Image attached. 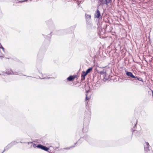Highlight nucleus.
<instances>
[{
  "instance_id": "obj_1",
  "label": "nucleus",
  "mask_w": 153,
  "mask_h": 153,
  "mask_svg": "<svg viewBox=\"0 0 153 153\" xmlns=\"http://www.w3.org/2000/svg\"><path fill=\"white\" fill-rule=\"evenodd\" d=\"M124 79L123 77H110L109 81L111 82H115L118 81L119 82H122L124 81Z\"/></svg>"
},
{
  "instance_id": "obj_2",
  "label": "nucleus",
  "mask_w": 153,
  "mask_h": 153,
  "mask_svg": "<svg viewBox=\"0 0 153 153\" xmlns=\"http://www.w3.org/2000/svg\"><path fill=\"white\" fill-rule=\"evenodd\" d=\"M86 100H89L91 98V94L89 93V91L86 90Z\"/></svg>"
},
{
  "instance_id": "obj_3",
  "label": "nucleus",
  "mask_w": 153,
  "mask_h": 153,
  "mask_svg": "<svg viewBox=\"0 0 153 153\" xmlns=\"http://www.w3.org/2000/svg\"><path fill=\"white\" fill-rule=\"evenodd\" d=\"M110 77H101V81L102 82L109 81Z\"/></svg>"
},
{
  "instance_id": "obj_4",
  "label": "nucleus",
  "mask_w": 153,
  "mask_h": 153,
  "mask_svg": "<svg viewBox=\"0 0 153 153\" xmlns=\"http://www.w3.org/2000/svg\"><path fill=\"white\" fill-rule=\"evenodd\" d=\"M100 16V13L99 11L97 10L95 14V16L96 18H98Z\"/></svg>"
},
{
  "instance_id": "obj_5",
  "label": "nucleus",
  "mask_w": 153,
  "mask_h": 153,
  "mask_svg": "<svg viewBox=\"0 0 153 153\" xmlns=\"http://www.w3.org/2000/svg\"><path fill=\"white\" fill-rule=\"evenodd\" d=\"M149 145L148 143H147V142L145 143V145L144 148H145V150H146V151H147L149 147Z\"/></svg>"
},
{
  "instance_id": "obj_6",
  "label": "nucleus",
  "mask_w": 153,
  "mask_h": 153,
  "mask_svg": "<svg viewBox=\"0 0 153 153\" xmlns=\"http://www.w3.org/2000/svg\"><path fill=\"white\" fill-rule=\"evenodd\" d=\"M2 50L1 51V53L2 54H3V53H4V48L2 46L1 43H0V50Z\"/></svg>"
},
{
  "instance_id": "obj_7",
  "label": "nucleus",
  "mask_w": 153,
  "mask_h": 153,
  "mask_svg": "<svg viewBox=\"0 0 153 153\" xmlns=\"http://www.w3.org/2000/svg\"><path fill=\"white\" fill-rule=\"evenodd\" d=\"M126 75L129 76H134L131 72H127L126 73Z\"/></svg>"
},
{
  "instance_id": "obj_8",
  "label": "nucleus",
  "mask_w": 153,
  "mask_h": 153,
  "mask_svg": "<svg viewBox=\"0 0 153 153\" xmlns=\"http://www.w3.org/2000/svg\"><path fill=\"white\" fill-rule=\"evenodd\" d=\"M106 71L105 70H103L102 71H101L100 73L101 75L104 76H106Z\"/></svg>"
},
{
  "instance_id": "obj_9",
  "label": "nucleus",
  "mask_w": 153,
  "mask_h": 153,
  "mask_svg": "<svg viewBox=\"0 0 153 153\" xmlns=\"http://www.w3.org/2000/svg\"><path fill=\"white\" fill-rule=\"evenodd\" d=\"M5 74H7L8 75L10 74H13V71H12L10 70L9 71H6V72L5 73Z\"/></svg>"
},
{
  "instance_id": "obj_10",
  "label": "nucleus",
  "mask_w": 153,
  "mask_h": 153,
  "mask_svg": "<svg viewBox=\"0 0 153 153\" xmlns=\"http://www.w3.org/2000/svg\"><path fill=\"white\" fill-rule=\"evenodd\" d=\"M75 77H68L67 79V80L68 81H73Z\"/></svg>"
},
{
  "instance_id": "obj_11",
  "label": "nucleus",
  "mask_w": 153,
  "mask_h": 153,
  "mask_svg": "<svg viewBox=\"0 0 153 153\" xmlns=\"http://www.w3.org/2000/svg\"><path fill=\"white\" fill-rule=\"evenodd\" d=\"M92 68H90L88 69L86 71V74H88L90 73L91 71H92Z\"/></svg>"
},
{
  "instance_id": "obj_12",
  "label": "nucleus",
  "mask_w": 153,
  "mask_h": 153,
  "mask_svg": "<svg viewBox=\"0 0 153 153\" xmlns=\"http://www.w3.org/2000/svg\"><path fill=\"white\" fill-rule=\"evenodd\" d=\"M91 16L90 15H87L86 14L85 15V17L86 19H90L91 18Z\"/></svg>"
},
{
  "instance_id": "obj_13",
  "label": "nucleus",
  "mask_w": 153,
  "mask_h": 153,
  "mask_svg": "<svg viewBox=\"0 0 153 153\" xmlns=\"http://www.w3.org/2000/svg\"><path fill=\"white\" fill-rule=\"evenodd\" d=\"M42 147H42V149H43L44 150H45V151H48L49 149V148L46 147H45L43 146Z\"/></svg>"
},
{
  "instance_id": "obj_14",
  "label": "nucleus",
  "mask_w": 153,
  "mask_h": 153,
  "mask_svg": "<svg viewBox=\"0 0 153 153\" xmlns=\"http://www.w3.org/2000/svg\"><path fill=\"white\" fill-rule=\"evenodd\" d=\"M134 78H135V79H138L140 81H141L143 82V79L140 77H134Z\"/></svg>"
},
{
  "instance_id": "obj_15",
  "label": "nucleus",
  "mask_w": 153,
  "mask_h": 153,
  "mask_svg": "<svg viewBox=\"0 0 153 153\" xmlns=\"http://www.w3.org/2000/svg\"><path fill=\"white\" fill-rule=\"evenodd\" d=\"M87 74H86V72H83L82 74V76H85Z\"/></svg>"
},
{
  "instance_id": "obj_16",
  "label": "nucleus",
  "mask_w": 153,
  "mask_h": 153,
  "mask_svg": "<svg viewBox=\"0 0 153 153\" xmlns=\"http://www.w3.org/2000/svg\"><path fill=\"white\" fill-rule=\"evenodd\" d=\"M42 146H43L41 145H38L37 146V148H39L42 149V147H43Z\"/></svg>"
},
{
  "instance_id": "obj_17",
  "label": "nucleus",
  "mask_w": 153,
  "mask_h": 153,
  "mask_svg": "<svg viewBox=\"0 0 153 153\" xmlns=\"http://www.w3.org/2000/svg\"><path fill=\"white\" fill-rule=\"evenodd\" d=\"M105 1H106L105 4H107L110 2V1H111V0H105Z\"/></svg>"
},
{
  "instance_id": "obj_18",
  "label": "nucleus",
  "mask_w": 153,
  "mask_h": 153,
  "mask_svg": "<svg viewBox=\"0 0 153 153\" xmlns=\"http://www.w3.org/2000/svg\"><path fill=\"white\" fill-rule=\"evenodd\" d=\"M33 146L34 148H36V147H37V146L35 144H33Z\"/></svg>"
},
{
  "instance_id": "obj_19",
  "label": "nucleus",
  "mask_w": 153,
  "mask_h": 153,
  "mask_svg": "<svg viewBox=\"0 0 153 153\" xmlns=\"http://www.w3.org/2000/svg\"><path fill=\"white\" fill-rule=\"evenodd\" d=\"M100 1L101 2H102L103 1V0H100Z\"/></svg>"
},
{
  "instance_id": "obj_20",
  "label": "nucleus",
  "mask_w": 153,
  "mask_h": 153,
  "mask_svg": "<svg viewBox=\"0 0 153 153\" xmlns=\"http://www.w3.org/2000/svg\"><path fill=\"white\" fill-rule=\"evenodd\" d=\"M69 76L71 77V76Z\"/></svg>"
},
{
  "instance_id": "obj_21",
  "label": "nucleus",
  "mask_w": 153,
  "mask_h": 153,
  "mask_svg": "<svg viewBox=\"0 0 153 153\" xmlns=\"http://www.w3.org/2000/svg\"><path fill=\"white\" fill-rule=\"evenodd\" d=\"M45 79V78H40V79Z\"/></svg>"
},
{
  "instance_id": "obj_22",
  "label": "nucleus",
  "mask_w": 153,
  "mask_h": 153,
  "mask_svg": "<svg viewBox=\"0 0 153 153\" xmlns=\"http://www.w3.org/2000/svg\"><path fill=\"white\" fill-rule=\"evenodd\" d=\"M83 78H83V79H85V77H83Z\"/></svg>"
}]
</instances>
